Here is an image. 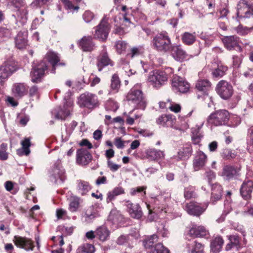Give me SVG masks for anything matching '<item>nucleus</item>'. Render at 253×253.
Masks as SVG:
<instances>
[{
  "instance_id": "f257e3e1",
  "label": "nucleus",
  "mask_w": 253,
  "mask_h": 253,
  "mask_svg": "<svg viewBox=\"0 0 253 253\" xmlns=\"http://www.w3.org/2000/svg\"><path fill=\"white\" fill-rule=\"evenodd\" d=\"M170 200V195H168L167 196L164 195H159L154 199V207L153 210L151 209V206L145 203L147 209L148 211V215L147 220L149 221H154L157 217L156 212H162L164 211L165 213H170L171 211V208L168 207V202Z\"/></svg>"
},
{
  "instance_id": "f03ea898",
  "label": "nucleus",
  "mask_w": 253,
  "mask_h": 253,
  "mask_svg": "<svg viewBox=\"0 0 253 253\" xmlns=\"http://www.w3.org/2000/svg\"><path fill=\"white\" fill-rule=\"evenodd\" d=\"M172 45L169 34L166 31L157 34L151 42V47L154 50L160 52H169Z\"/></svg>"
},
{
  "instance_id": "7ed1b4c3",
  "label": "nucleus",
  "mask_w": 253,
  "mask_h": 253,
  "mask_svg": "<svg viewBox=\"0 0 253 253\" xmlns=\"http://www.w3.org/2000/svg\"><path fill=\"white\" fill-rule=\"evenodd\" d=\"M171 68H168L165 70H155L149 74L147 81L155 88H160L167 82L168 75L172 73Z\"/></svg>"
},
{
  "instance_id": "20e7f679",
  "label": "nucleus",
  "mask_w": 253,
  "mask_h": 253,
  "mask_svg": "<svg viewBox=\"0 0 253 253\" xmlns=\"http://www.w3.org/2000/svg\"><path fill=\"white\" fill-rule=\"evenodd\" d=\"M230 114L226 110H219L211 114L207 119L209 124L216 126L228 125Z\"/></svg>"
},
{
  "instance_id": "39448f33",
  "label": "nucleus",
  "mask_w": 253,
  "mask_h": 253,
  "mask_svg": "<svg viewBox=\"0 0 253 253\" xmlns=\"http://www.w3.org/2000/svg\"><path fill=\"white\" fill-rule=\"evenodd\" d=\"M126 99L134 104L137 109L144 110L146 102L142 91L134 87L132 88L126 96Z\"/></svg>"
},
{
  "instance_id": "423d86ee",
  "label": "nucleus",
  "mask_w": 253,
  "mask_h": 253,
  "mask_svg": "<svg viewBox=\"0 0 253 253\" xmlns=\"http://www.w3.org/2000/svg\"><path fill=\"white\" fill-rule=\"evenodd\" d=\"M158 239V236L153 234L145 241L144 245L146 249L150 250L149 253H169V251L162 244H156Z\"/></svg>"
},
{
  "instance_id": "0eeeda50",
  "label": "nucleus",
  "mask_w": 253,
  "mask_h": 253,
  "mask_svg": "<svg viewBox=\"0 0 253 253\" xmlns=\"http://www.w3.org/2000/svg\"><path fill=\"white\" fill-rule=\"evenodd\" d=\"M50 176L51 180L57 184L62 183L64 181L66 178L65 171L60 160H58L52 166Z\"/></svg>"
},
{
  "instance_id": "6e6552de",
  "label": "nucleus",
  "mask_w": 253,
  "mask_h": 253,
  "mask_svg": "<svg viewBox=\"0 0 253 253\" xmlns=\"http://www.w3.org/2000/svg\"><path fill=\"white\" fill-rule=\"evenodd\" d=\"M78 103L80 106L88 109H93L98 106L97 96L89 92L82 94L79 98Z\"/></svg>"
},
{
  "instance_id": "1a4fd4ad",
  "label": "nucleus",
  "mask_w": 253,
  "mask_h": 253,
  "mask_svg": "<svg viewBox=\"0 0 253 253\" xmlns=\"http://www.w3.org/2000/svg\"><path fill=\"white\" fill-rule=\"evenodd\" d=\"M240 168L234 166L225 165L219 174L224 180L229 181L237 179L240 176Z\"/></svg>"
},
{
  "instance_id": "9d476101",
  "label": "nucleus",
  "mask_w": 253,
  "mask_h": 253,
  "mask_svg": "<svg viewBox=\"0 0 253 253\" xmlns=\"http://www.w3.org/2000/svg\"><path fill=\"white\" fill-rule=\"evenodd\" d=\"M47 66L45 62L42 61L36 65H34L31 72V81L33 83H38L41 81L47 70Z\"/></svg>"
},
{
  "instance_id": "9b49d317",
  "label": "nucleus",
  "mask_w": 253,
  "mask_h": 253,
  "mask_svg": "<svg viewBox=\"0 0 253 253\" xmlns=\"http://www.w3.org/2000/svg\"><path fill=\"white\" fill-rule=\"evenodd\" d=\"M73 105V101L69 99L66 103H65L62 109L59 107L53 109L51 112L52 115L57 119L64 120L70 115L71 112L72 111Z\"/></svg>"
},
{
  "instance_id": "f8f14e48",
  "label": "nucleus",
  "mask_w": 253,
  "mask_h": 253,
  "mask_svg": "<svg viewBox=\"0 0 253 253\" xmlns=\"http://www.w3.org/2000/svg\"><path fill=\"white\" fill-rule=\"evenodd\" d=\"M110 27L106 19L104 18L100 24L95 27L94 37L101 41H105L108 37Z\"/></svg>"
},
{
  "instance_id": "ddd939ff",
  "label": "nucleus",
  "mask_w": 253,
  "mask_h": 253,
  "mask_svg": "<svg viewBox=\"0 0 253 253\" xmlns=\"http://www.w3.org/2000/svg\"><path fill=\"white\" fill-rule=\"evenodd\" d=\"M171 85L174 91L180 93L187 92L190 88V84L185 79L177 75L173 76Z\"/></svg>"
},
{
  "instance_id": "4468645a",
  "label": "nucleus",
  "mask_w": 253,
  "mask_h": 253,
  "mask_svg": "<svg viewBox=\"0 0 253 253\" xmlns=\"http://www.w3.org/2000/svg\"><path fill=\"white\" fill-rule=\"evenodd\" d=\"M102 211V207L99 205H94L88 207L85 211L83 218L86 223H91L96 217L100 215Z\"/></svg>"
},
{
  "instance_id": "2eb2a0df",
  "label": "nucleus",
  "mask_w": 253,
  "mask_h": 253,
  "mask_svg": "<svg viewBox=\"0 0 253 253\" xmlns=\"http://www.w3.org/2000/svg\"><path fill=\"white\" fill-rule=\"evenodd\" d=\"M218 94L223 99H228L233 94V87L230 84L225 81H220L217 85Z\"/></svg>"
},
{
  "instance_id": "dca6fc26",
  "label": "nucleus",
  "mask_w": 253,
  "mask_h": 253,
  "mask_svg": "<svg viewBox=\"0 0 253 253\" xmlns=\"http://www.w3.org/2000/svg\"><path fill=\"white\" fill-rule=\"evenodd\" d=\"M13 242L17 247L27 251H33L35 247L33 241L31 239L25 237L15 236Z\"/></svg>"
},
{
  "instance_id": "f3484780",
  "label": "nucleus",
  "mask_w": 253,
  "mask_h": 253,
  "mask_svg": "<svg viewBox=\"0 0 253 253\" xmlns=\"http://www.w3.org/2000/svg\"><path fill=\"white\" fill-rule=\"evenodd\" d=\"M169 52L176 60L178 61L182 62L190 58L186 51L182 48L180 45L172 44Z\"/></svg>"
},
{
  "instance_id": "a211bd4d",
  "label": "nucleus",
  "mask_w": 253,
  "mask_h": 253,
  "mask_svg": "<svg viewBox=\"0 0 253 253\" xmlns=\"http://www.w3.org/2000/svg\"><path fill=\"white\" fill-rule=\"evenodd\" d=\"M15 70L16 68L10 62L5 63L0 67V86L3 85Z\"/></svg>"
},
{
  "instance_id": "6ab92c4d",
  "label": "nucleus",
  "mask_w": 253,
  "mask_h": 253,
  "mask_svg": "<svg viewBox=\"0 0 253 253\" xmlns=\"http://www.w3.org/2000/svg\"><path fill=\"white\" fill-rule=\"evenodd\" d=\"M125 206L126 207L127 211L132 218L139 219L142 216L143 212L138 204L126 201L125 202Z\"/></svg>"
},
{
  "instance_id": "aec40b11",
  "label": "nucleus",
  "mask_w": 253,
  "mask_h": 253,
  "mask_svg": "<svg viewBox=\"0 0 253 253\" xmlns=\"http://www.w3.org/2000/svg\"><path fill=\"white\" fill-rule=\"evenodd\" d=\"M225 47L229 50L236 49L242 51V49L239 45V38L236 36H225L222 38Z\"/></svg>"
},
{
  "instance_id": "412c9836",
  "label": "nucleus",
  "mask_w": 253,
  "mask_h": 253,
  "mask_svg": "<svg viewBox=\"0 0 253 253\" xmlns=\"http://www.w3.org/2000/svg\"><path fill=\"white\" fill-rule=\"evenodd\" d=\"M114 65V62L109 58L106 49H104L97 58L96 66L98 71H101L107 66H113Z\"/></svg>"
},
{
  "instance_id": "4be33fe9",
  "label": "nucleus",
  "mask_w": 253,
  "mask_h": 253,
  "mask_svg": "<svg viewBox=\"0 0 253 253\" xmlns=\"http://www.w3.org/2000/svg\"><path fill=\"white\" fill-rule=\"evenodd\" d=\"M207 207V205L202 207L201 205L198 203L190 202L186 204L184 209L188 214L199 216L204 212Z\"/></svg>"
},
{
  "instance_id": "5701e85b",
  "label": "nucleus",
  "mask_w": 253,
  "mask_h": 253,
  "mask_svg": "<svg viewBox=\"0 0 253 253\" xmlns=\"http://www.w3.org/2000/svg\"><path fill=\"white\" fill-rule=\"evenodd\" d=\"M92 159V156L88 150L81 148L76 153V162L78 165L85 166L89 164Z\"/></svg>"
},
{
  "instance_id": "b1692460",
  "label": "nucleus",
  "mask_w": 253,
  "mask_h": 253,
  "mask_svg": "<svg viewBox=\"0 0 253 253\" xmlns=\"http://www.w3.org/2000/svg\"><path fill=\"white\" fill-rule=\"evenodd\" d=\"M207 161V155L202 151L199 150L196 153L193 160V168L195 171H198L203 168Z\"/></svg>"
},
{
  "instance_id": "393cba45",
  "label": "nucleus",
  "mask_w": 253,
  "mask_h": 253,
  "mask_svg": "<svg viewBox=\"0 0 253 253\" xmlns=\"http://www.w3.org/2000/svg\"><path fill=\"white\" fill-rule=\"evenodd\" d=\"M188 234L192 237L208 238L209 233L205 227L192 223L188 231Z\"/></svg>"
},
{
  "instance_id": "a878e982",
  "label": "nucleus",
  "mask_w": 253,
  "mask_h": 253,
  "mask_svg": "<svg viewBox=\"0 0 253 253\" xmlns=\"http://www.w3.org/2000/svg\"><path fill=\"white\" fill-rule=\"evenodd\" d=\"M192 153V148L191 144H186L178 152L177 155L171 158L172 161L186 160L189 158Z\"/></svg>"
},
{
  "instance_id": "bb28decb",
  "label": "nucleus",
  "mask_w": 253,
  "mask_h": 253,
  "mask_svg": "<svg viewBox=\"0 0 253 253\" xmlns=\"http://www.w3.org/2000/svg\"><path fill=\"white\" fill-rule=\"evenodd\" d=\"M79 46L84 51L91 52L95 48V45L91 36H84L79 42Z\"/></svg>"
},
{
  "instance_id": "cd10ccee",
  "label": "nucleus",
  "mask_w": 253,
  "mask_h": 253,
  "mask_svg": "<svg viewBox=\"0 0 253 253\" xmlns=\"http://www.w3.org/2000/svg\"><path fill=\"white\" fill-rule=\"evenodd\" d=\"M253 189V181L246 179L240 188V193L242 197L245 200H249L251 197V194Z\"/></svg>"
},
{
  "instance_id": "c85d7f7f",
  "label": "nucleus",
  "mask_w": 253,
  "mask_h": 253,
  "mask_svg": "<svg viewBox=\"0 0 253 253\" xmlns=\"http://www.w3.org/2000/svg\"><path fill=\"white\" fill-rule=\"evenodd\" d=\"M156 122L159 125L174 128L176 118L174 116L171 114L163 115L157 119Z\"/></svg>"
},
{
  "instance_id": "c756f323",
  "label": "nucleus",
  "mask_w": 253,
  "mask_h": 253,
  "mask_svg": "<svg viewBox=\"0 0 253 253\" xmlns=\"http://www.w3.org/2000/svg\"><path fill=\"white\" fill-rule=\"evenodd\" d=\"M211 201L214 204L216 201L221 198L223 188L219 184L215 183L211 185Z\"/></svg>"
},
{
  "instance_id": "7c9ffc66",
  "label": "nucleus",
  "mask_w": 253,
  "mask_h": 253,
  "mask_svg": "<svg viewBox=\"0 0 253 253\" xmlns=\"http://www.w3.org/2000/svg\"><path fill=\"white\" fill-rule=\"evenodd\" d=\"M211 69L212 71V74L214 77L221 78L224 75L228 68L221 63L213 62L211 63Z\"/></svg>"
},
{
  "instance_id": "2f4dec72",
  "label": "nucleus",
  "mask_w": 253,
  "mask_h": 253,
  "mask_svg": "<svg viewBox=\"0 0 253 253\" xmlns=\"http://www.w3.org/2000/svg\"><path fill=\"white\" fill-rule=\"evenodd\" d=\"M229 242L225 246V250L226 251L231 250L232 248H235L238 250L240 247V238L237 235H230L227 236Z\"/></svg>"
},
{
  "instance_id": "473e14b6",
  "label": "nucleus",
  "mask_w": 253,
  "mask_h": 253,
  "mask_svg": "<svg viewBox=\"0 0 253 253\" xmlns=\"http://www.w3.org/2000/svg\"><path fill=\"white\" fill-rule=\"evenodd\" d=\"M28 86L23 83L15 84L12 88V92L17 97H21L27 93Z\"/></svg>"
},
{
  "instance_id": "72a5a7b5",
  "label": "nucleus",
  "mask_w": 253,
  "mask_h": 253,
  "mask_svg": "<svg viewBox=\"0 0 253 253\" xmlns=\"http://www.w3.org/2000/svg\"><path fill=\"white\" fill-rule=\"evenodd\" d=\"M91 189L89 183L83 180L77 181V190L78 193L83 196L86 195Z\"/></svg>"
},
{
  "instance_id": "f704fd0d",
  "label": "nucleus",
  "mask_w": 253,
  "mask_h": 253,
  "mask_svg": "<svg viewBox=\"0 0 253 253\" xmlns=\"http://www.w3.org/2000/svg\"><path fill=\"white\" fill-rule=\"evenodd\" d=\"M224 244V240L221 236H217L213 238L211 242V249L214 253H219Z\"/></svg>"
},
{
  "instance_id": "c9c22d12",
  "label": "nucleus",
  "mask_w": 253,
  "mask_h": 253,
  "mask_svg": "<svg viewBox=\"0 0 253 253\" xmlns=\"http://www.w3.org/2000/svg\"><path fill=\"white\" fill-rule=\"evenodd\" d=\"M27 34L24 32H19L15 39L16 46L19 49L26 47L27 44Z\"/></svg>"
},
{
  "instance_id": "e433bc0d",
  "label": "nucleus",
  "mask_w": 253,
  "mask_h": 253,
  "mask_svg": "<svg viewBox=\"0 0 253 253\" xmlns=\"http://www.w3.org/2000/svg\"><path fill=\"white\" fill-rule=\"evenodd\" d=\"M146 155L151 160L163 159L165 157L164 151L154 148L148 149L146 152Z\"/></svg>"
},
{
  "instance_id": "4c0bfd02",
  "label": "nucleus",
  "mask_w": 253,
  "mask_h": 253,
  "mask_svg": "<svg viewBox=\"0 0 253 253\" xmlns=\"http://www.w3.org/2000/svg\"><path fill=\"white\" fill-rule=\"evenodd\" d=\"M123 215L116 209L112 210L108 216V220L113 224L117 225L123 221Z\"/></svg>"
},
{
  "instance_id": "58836bf2",
  "label": "nucleus",
  "mask_w": 253,
  "mask_h": 253,
  "mask_svg": "<svg viewBox=\"0 0 253 253\" xmlns=\"http://www.w3.org/2000/svg\"><path fill=\"white\" fill-rule=\"evenodd\" d=\"M46 58L49 63L52 65L53 69L51 72L52 73H54L55 66L58 64V63L60 61V58L58 54L53 51H49L46 54Z\"/></svg>"
},
{
  "instance_id": "ea45409f",
  "label": "nucleus",
  "mask_w": 253,
  "mask_h": 253,
  "mask_svg": "<svg viewBox=\"0 0 253 253\" xmlns=\"http://www.w3.org/2000/svg\"><path fill=\"white\" fill-rule=\"evenodd\" d=\"M249 3L246 0H240L237 5V16L240 19L243 18L246 11L249 9Z\"/></svg>"
},
{
  "instance_id": "a19ab883",
  "label": "nucleus",
  "mask_w": 253,
  "mask_h": 253,
  "mask_svg": "<svg viewBox=\"0 0 253 253\" xmlns=\"http://www.w3.org/2000/svg\"><path fill=\"white\" fill-rule=\"evenodd\" d=\"M187 117H179L177 124H174V128L181 131H184L189 128Z\"/></svg>"
},
{
  "instance_id": "79ce46f5",
  "label": "nucleus",
  "mask_w": 253,
  "mask_h": 253,
  "mask_svg": "<svg viewBox=\"0 0 253 253\" xmlns=\"http://www.w3.org/2000/svg\"><path fill=\"white\" fill-rule=\"evenodd\" d=\"M125 193V190L123 188L120 186L115 187L111 191L107 193L106 199L107 203H109L114 200L116 197L119 195Z\"/></svg>"
},
{
  "instance_id": "37998d69",
  "label": "nucleus",
  "mask_w": 253,
  "mask_h": 253,
  "mask_svg": "<svg viewBox=\"0 0 253 253\" xmlns=\"http://www.w3.org/2000/svg\"><path fill=\"white\" fill-rule=\"evenodd\" d=\"M16 15L17 20H19L22 24H25L27 20L28 11L26 7L22 6L17 8L16 10Z\"/></svg>"
},
{
  "instance_id": "c03bdc74",
  "label": "nucleus",
  "mask_w": 253,
  "mask_h": 253,
  "mask_svg": "<svg viewBox=\"0 0 253 253\" xmlns=\"http://www.w3.org/2000/svg\"><path fill=\"white\" fill-rule=\"evenodd\" d=\"M204 123H201L200 125L196 126V128H192V139L193 143L195 144H197L199 143L203 135L200 132V130L202 128Z\"/></svg>"
},
{
  "instance_id": "a18cd8bd",
  "label": "nucleus",
  "mask_w": 253,
  "mask_h": 253,
  "mask_svg": "<svg viewBox=\"0 0 253 253\" xmlns=\"http://www.w3.org/2000/svg\"><path fill=\"white\" fill-rule=\"evenodd\" d=\"M211 85V83L208 80H200L197 81L196 87L199 91L206 93L210 89Z\"/></svg>"
},
{
  "instance_id": "49530a36",
  "label": "nucleus",
  "mask_w": 253,
  "mask_h": 253,
  "mask_svg": "<svg viewBox=\"0 0 253 253\" xmlns=\"http://www.w3.org/2000/svg\"><path fill=\"white\" fill-rule=\"evenodd\" d=\"M21 144L22 145V149L18 150L17 153L19 155L24 154L26 156H28L30 153L29 147L31 146V142L30 138H25L21 141Z\"/></svg>"
},
{
  "instance_id": "de8ad7c7",
  "label": "nucleus",
  "mask_w": 253,
  "mask_h": 253,
  "mask_svg": "<svg viewBox=\"0 0 253 253\" xmlns=\"http://www.w3.org/2000/svg\"><path fill=\"white\" fill-rule=\"evenodd\" d=\"M181 40L182 42L186 45H190L193 44L196 41L195 33H190L189 32H184L181 35Z\"/></svg>"
},
{
  "instance_id": "09e8293b",
  "label": "nucleus",
  "mask_w": 253,
  "mask_h": 253,
  "mask_svg": "<svg viewBox=\"0 0 253 253\" xmlns=\"http://www.w3.org/2000/svg\"><path fill=\"white\" fill-rule=\"evenodd\" d=\"M96 234L100 241H105L108 238L110 232L106 227L100 226L97 229Z\"/></svg>"
},
{
  "instance_id": "8fccbe9b",
  "label": "nucleus",
  "mask_w": 253,
  "mask_h": 253,
  "mask_svg": "<svg viewBox=\"0 0 253 253\" xmlns=\"http://www.w3.org/2000/svg\"><path fill=\"white\" fill-rule=\"evenodd\" d=\"M121 85V81L119 78V76L115 74H114L111 80V88L112 90L114 92H117Z\"/></svg>"
},
{
  "instance_id": "3c124183",
  "label": "nucleus",
  "mask_w": 253,
  "mask_h": 253,
  "mask_svg": "<svg viewBox=\"0 0 253 253\" xmlns=\"http://www.w3.org/2000/svg\"><path fill=\"white\" fill-rule=\"evenodd\" d=\"M94 246L89 244H84L78 247L76 253H94Z\"/></svg>"
},
{
  "instance_id": "603ef678",
  "label": "nucleus",
  "mask_w": 253,
  "mask_h": 253,
  "mask_svg": "<svg viewBox=\"0 0 253 253\" xmlns=\"http://www.w3.org/2000/svg\"><path fill=\"white\" fill-rule=\"evenodd\" d=\"M195 187L192 186H189L184 188V196L186 199H190L195 198L197 196L195 192Z\"/></svg>"
},
{
  "instance_id": "864d4df0",
  "label": "nucleus",
  "mask_w": 253,
  "mask_h": 253,
  "mask_svg": "<svg viewBox=\"0 0 253 253\" xmlns=\"http://www.w3.org/2000/svg\"><path fill=\"white\" fill-rule=\"evenodd\" d=\"M249 139L247 141V150L251 153L253 152V126L249 129Z\"/></svg>"
},
{
  "instance_id": "5fc2aeb1",
  "label": "nucleus",
  "mask_w": 253,
  "mask_h": 253,
  "mask_svg": "<svg viewBox=\"0 0 253 253\" xmlns=\"http://www.w3.org/2000/svg\"><path fill=\"white\" fill-rule=\"evenodd\" d=\"M11 36L10 30L6 28L0 27V42L4 41Z\"/></svg>"
},
{
  "instance_id": "6e6d98bb",
  "label": "nucleus",
  "mask_w": 253,
  "mask_h": 253,
  "mask_svg": "<svg viewBox=\"0 0 253 253\" xmlns=\"http://www.w3.org/2000/svg\"><path fill=\"white\" fill-rule=\"evenodd\" d=\"M7 149V144L2 143L0 146V159L3 161L6 160L8 158V153L6 152Z\"/></svg>"
},
{
  "instance_id": "4d7b16f0",
  "label": "nucleus",
  "mask_w": 253,
  "mask_h": 253,
  "mask_svg": "<svg viewBox=\"0 0 253 253\" xmlns=\"http://www.w3.org/2000/svg\"><path fill=\"white\" fill-rule=\"evenodd\" d=\"M64 3L65 8L69 10L70 12H74V11H77L79 9L78 6H75L73 5L72 2L69 0H61Z\"/></svg>"
},
{
  "instance_id": "13d9d810",
  "label": "nucleus",
  "mask_w": 253,
  "mask_h": 253,
  "mask_svg": "<svg viewBox=\"0 0 253 253\" xmlns=\"http://www.w3.org/2000/svg\"><path fill=\"white\" fill-rule=\"evenodd\" d=\"M79 207V198L76 197L70 202L69 205V210L72 212H75L77 211Z\"/></svg>"
},
{
  "instance_id": "bf43d9fd",
  "label": "nucleus",
  "mask_w": 253,
  "mask_h": 253,
  "mask_svg": "<svg viewBox=\"0 0 253 253\" xmlns=\"http://www.w3.org/2000/svg\"><path fill=\"white\" fill-rule=\"evenodd\" d=\"M115 45L117 52L121 54L126 50L127 44L123 41H118Z\"/></svg>"
},
{
  "instance_id": "052dcab7",
  "label": "nucleus",
  "mask_w": 253,
  "mask_h": 253,
  "mask_svg": "<svg viewBox=\"0 0 253 253\" xmlns=\"http://www.w3.org/2000/svg\"><path fill=\"white\" fill-rule=\"evenodd\" d=\"M94 15L90 10H86L83 14V18L85 22H90L94 18Z\"/></svg>"
},
{
  "instance_id": "680f3d73",
  "label": "nucleus",
  "mask_w": 253,
  "mask_h": 253,
  "mask_svg": "<svg viewBox=\"0 0 253 253\" xmlns=\"http://www.w3.org/2000/svg\"><path fill=\"white\" fill-rule=\"evenodd\" d=\"M51 1V0H35L31 4L32 7L41 6L42 5L47 4Z\"/></svg>"
},
{
  "instance_id": "e2e57ef3",
  "label": "nucleus",
  "mask_w": 253,
  "mask_h": 253,
  "mask_svg": "<svg viewBox=\"0 0 253 253\" xmlns=\"http://www.w3.org/2000/svg\"><path fill=\"white\" fill-rule=\"evenodd\" d=\"M6 190L14 194L17 193V190L15 189L13 183L10 181H7L4 183Z\"/></svg>"
},
{
  "instance_id": "0e129e2a",
  "label": "nucleus",
  "mask_w": 253,
  "mask_h": 253,
  "mask_svg": "<svg viewBox=\"0 0 253 253\" xmlns=\"http://www.w3.org/2000/svg\"><path fill=\"white\" fill-rule=\"evenodd\" d=\"M168 109L174 113H178L181 110V106L179 104L172 102L170 101H169Z\"/></svg>"
},
{
  "instance_id": "69168bd1",
  "label": "nucleus",
  "mask_w": 253,
  "mask_h": 253,
  "mask_svg": "<svg viewBox=\"0 0 253 253\" xmlns=\"http://www.w3.org/2000/svg\"><path fill=\"white\" fill-rule=\"evenodd\" d=\"M141 49L139 47H133L131 49L130 52L127 54L128 58H132L135 56H138L141 54Z\"/></svg>"
},
{
  "instance_id": "338daca9",
  "label": "nucleus",
  "mask_w": 253,
  "mask_h": 253,
  "mask_svg": "<svg viewBox=\"0 0 253 253\" xmlns=\"http://www.w3.org/2000/svg\"><path fill=\"white\" fill-rule=\"evenodd\" d=\"M146 189V186L137 187L135 188H132L130 189V193L132 196L136 195L138 193L143 192V194L145 195V190Z\"/></svg>"
},
{
  "instance_id": "774afa93",
  "label": "nucleus",
  "mask_w": 253,
  "mask_h": 253,
  "mask_svg": "<svg viewBox=\"0 0 253 253\" xmlns=\"http://www.w3.org/2000/svg\"><path fill=\"white\" fill-rule=\"evenodd\" d=\"M118 107V104L112 100L108 101L106 104V108L107 110L115 111Z\"/></svg>"
}]
</instances>
